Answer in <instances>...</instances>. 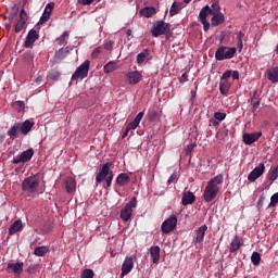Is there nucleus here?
I'll list each match as a JSON object with an SVG mask.
<instances>
[{
	"instance_id": "nucleus-1",
	"label": "nucleus",
	"mask_w": 278,
	"mask_h": 278,
	"mask_svg": "<svg viewBox=\"0 0 278 278\" xmlns=\"http://www.w3.org/2000/svg\"><path fill=\"white\" fill-rule=\"evenodd\" d=\"M224 176L223 174H218L211 180H208L204 192H203V199L205 203H212L216 197H218V191L220 190V186L223 185Z\"/></svg>"
},
{
	"instance_id": "nucleus-2",
	"label": "nucleus",
	"mask_w": 278,
	"mask_h": 278,
	"mask_svg": "<svg viewBox=\"0 0 278 278\" xmlns=\"http://www.w3.org/2000/svg\"><path fill=\"white\" fill-rule=\"evenodd\" d=\"M34 122L26 119L23 123H15L9 130L8 136L11 138V140H14V138H18V136H27L29 131H31L34 127Z\"/></svg>"
},
{
	"instance_id": "nucleus-3",
	"label": "nucleus",
	"mask_w": 278,
	"mask_h": 278,
	"mask_svg": "<svg viewBox=\"0 0 278 278\" xmlns=\"http://www.w3.org/2000/svg\"><path fill=\"white\" fill-rule=\"evenodd\" d=\"M40 188V176L38 174L26 177L22 182V190L26 194H36Z\"/></svg>"
},
{
	"instance_id": "nucleus-4",
	"label": "nucleus",
	"mask_w": 278,
	"mask_h": 278,
	"mask_svg": "<svg viewBox=\"0 0 278 278\" xmlns=\"http://www.w3.org/2000/svg\"><path fill=\"white\" fill-rule=\"evenodd\" d=\"M111 163H105L102 165L100 172L96 176L97 184H101V181H105L106 188L112 186V181L114 179V173L110 170Z\"/></svg>"
},
{
	"instance_id": "nucleus-5",
	"label": "nucleus",
	"mask_w": 278,
	"mask_h": 278,
	"mask_svg": "<svg viewBox=\"0 0 278 278\" xmlns=\"http://www.w3.org/2000/svg\"><path fill=\"white\" fill-rule=\"evenodd\" d=\"M237 51L236 48L220 46L215 52V58L218 62H223V60H231Z\"/></svg>"
},
{
	"instance_id": "nucleus-6",
	"label": "nucleus",
	"mask_w": 278,
	"mask_h": 278,
	"mask_svg": "<svg viewBox=\"0 0 278 278\" xmlns=\"http://www.w3.org/2000/svg\"><path fill=\"white\" fill-rule=\"evenodd\" d=\"M90 71V62L86 60L80 64L74 74L72 75V81H77V79H86L88 77V72Z\"/></svg>"
},
{
	"instance_id": "nucleus-7",
	"label": "nucleus",
	"mask_w": 278,
	"mask_h": 278,
	"mask_svg": "<svg viewBox=\"0 0 278 278\" xmlns=\"http://www.w3.org/2000/svg\"><path fill=\"white\" fill-rule=\"evenodd\" d=\"M138 205V201L136 198H132L125 207L121 211L119 217L124 223H127L131 218V214H134V208Z\"/></svg>"
},
{
	"instance_id": "nucleus-8",
	"label": "nucleus",
	"mask_w": 278,
	"mask_h": 278,
	"mask_svg": "<svg viewBox=\"0 0 278 278\" xmlns=\"http://www.w3.org/2000/svg\"><path fill=\"white\" fill-rule=\"evenodd\" d=\"M168 31H170V25L164 21L156 22L151 29V34L154 38L164 36V34H168Z\"/></svg>"
},
{
	"instance_id": "nucleus-9",
	"label": "nucleus",
	"mask_w": 278,
	"mask_h": 278,
	"mask_svg": "<svg viewBox=\"0 0 278 278\" xmlns=\"http://www.w3.org/2000/svg\"><path fill=\"white\" fill-rule=\"evenodd\" d=\"M177 227V217L175 215H170L165 222H163L161 226V231L163 233H170V231H175Z\"/></svg>"
},
{
	"instance_id": "nucleus-10",
	"label": "nucleus",
	"mask_w": 278,
	"mask_h": 278,
	"mask_svg": "<svg viewBox=\"0 0 278 278\" xmlns=\"http://www.w3.org/2000/svg\"><path fill=\"white\" fill-rule=\"evenodd\" d=\"M134 262H136V256H126L122 264L121 278L127 277L131 270H134Z\"/></svg>"
},
{
	"instance_id": "nucleus-11",
	"label": "nucleus",
	"mask_w": 278,
	"mask_h": 278,
	"mask_svg": "<svg viewBox=\"0 0 278 278\" xmlns=\"http://www.w3.org/2000/svg\"><path fill=\"white\" fill-rule=\"evenodd\" d=\"M210 14H212L210 12V5H205L204 8H202L199 13V20H200V23H202L203 25L204 31L210 30V22H207V16H210Z\"/></svg>"
},
{
	"instance_id": "nucleus-12",
	"label": "nucleus",
	"mask_w": 278,
	"mask_h": 278,
	"mask_svg": "<svg viewBox=\"0 0 278 278\" xmlns=\"http://www.w3.org/2000/svg\"><path fill=\"white\" fill-rule=\"evenodd\" d=\"M31 157H34V149L25 150L13 159V164H25V162H29Z\"/></svg>"
},
{
	"instance_id": "nucleus-13",
	"label": "nucleus",
	"mask_w": 278,
	"mask_h": 278,
	"mask_svg": "<svg viewBox=\"0 0 278 278\" xmlns=\"http://www.w3.org/2000/svg\"><path fill=\"white\" fill-rule=\"evenodd\" d=\"M264 170H266V166L264 165V163H261L249 174V181H257V179H260V177L264 175Z\"/></svg>"
},
{
	"instance_id": "nucleus-14",
	"label": "nucleus",
	"mask_w": 278,
	"mask_h": 278,
	"mask_svg": "<svg viewBox=\"0 0 278 278\" xmlns=\"http://www.w3.org/2000/svg\"><path fill=\"white\" fill-rule=\"evenodd\" d=\"M55 9V3L53 2H49L43 11V14L40 17V25H43V23H47V21H49V18H51V14L53 13V10Z\"/></svg>"
},
{
	"instance_id": "nucleus-15",
	"label": "nucleus",
	"mask_w": 278,
	"mask_h": 278,
	"mask_svg": "<svg viewBox=\"0 0 278 278\" xmlns=\"http://www.w3.org/2000/svg\"><path fill=\"white\" fill-rule=\"evenodd\" d=\"M242 138H243L244 144H253V142H257L258 138H262V131L244 132Z\"/></svg>"
},
{
	"instance_id": "nucleus-16",
	"label": "nucleus",
	"mask_w": 278,
	"mask_h": 278,
	"mask_svg": "<svg viewBox=\"0 0 278 278\" xmlns=\"http://www.w3.org/2000/svg\"><path fill=\"white\" fill-rule=\"evenodd\" d=\"M126 78L130 86H136V84H139L140 79H142V74L138 71L128 72Z\"/></svg>"
},
{
	"instance_id": "nucleus-17",
	"label": "nucleus",
	"mask_w": 278,
	"mask_h": 278,
	"mask_svg": "<svg viewBox=\"0 0 278 278\" xmlns=\"http://www.w3.org/2000/svg\"><path fill=\"white\" fill-rule=\"evenodd\" d=\"M39 36H38V31L31 29L29 30L24 47H26V49H29L31 47H34V42H36V40H38Z\"/></svg>"
},
{
	"instance_id": "nucleus-18",
	"label": "nucleus",
	"mask_w": 278,
	"mask_h": 278,
	"mask_svg": "<svg viewBox=\"0 0 278 278\" xmlns=\"http://www.w3.org/2000/svg\"><path fill=\"white\" fill-rule=\"evenodd\" d=\"M211 23L214 27H218V25H223L225 23V14L220 12L213 13Z\"/></svg>"
},
{
	"instance_id": "nucleus-19",
	"label": "nucleus",
	"mask_w": 278,
	"mask_h": 278,
	"mask_svg": "<svg viewBox=\"0 0 278 278\" xmlns=\"http://www.w3.org/2000/svg\"><path fill=\"white\" fill-rule=\"evenodd\" d=\"M144 118V112H139L132 122H130L127 127L130 130L138 129L140 122Z\"/></svg>"
},
{
	"instance_id": "nucleus-20",
	"label": "nucleus",
	"mask_w": 278,
	"mask_h": 278,
	"mask_svg": "<svg viewBox=\"0 0 278 278\" xmlns=\"http://www.w3.org/2000/svg\"><path fill=\"white\" fill-rule=\"evenodd\" d=\"M18 231H23V222L21 219L15 220L9 228V236H14V233H18Z\"/></svg>"
},
{
	"instance_id": "nucleus-21",
	"label": "nucleus",
	"mask_w": 278,
	"mask_h": 278,
	"mask_svg": "<svg viewBox=\"0 0 278 278\" xmlns=\"http://www.w3.org/2000/svg\"><path fill=\"white\" fill-rule=\"evenodd\" d=\"M194 201H197V197H194V193L188 191L182 194V199H181L182 205H192Z\"/></svg>"
},
{
	"instance_id": "nucleus-22",
	"label": "nucleus",
	"mask_w": 278,
	"mask_h": 278,
	"mask_svg": "<svg viewBox=\"0 0 278 278\" xmlns=\"http://www.w3.org/2000/svg\"><path fill=\"white\" fill-rule=\"evenodd\" d=\"M184 10V2L175 1L169 9V15L177 16Z\"/></svg>"
},
{
	"instance_id": "nucleus-23",
	"label": "nucleus",
	"mask_w": 278,
	"mask_h": 278,
	"mask_svg": "<svg viewBox=\"0 0 278 278\" xmlns=\"http://www.w3.org/2000/svg\"><path fill=\"white\" fill-rule=\"evenodd\" d=\"M205 231H207V225H202L197 230V237L194 239L195 244H201V242H203V238H205Z\"/></svg>"
},
{
	"instance_id": "nucleus-24",
	"label": "nucleus",
	"mask_w": 278,
	"mask_h": 278,
	"mask_svg": "<svg viewBox=\"0 0 278 278\" xmlns=\"http://www.w3.org/2000/svg\"><path fill=\"white\" fill-rule=\"evenodd\" d=\"M267 78L271 84H277L278 81V66L271 67L267 72Z\"/></svg>"
},
{
	"instance_id": "nucleus-25",
	"label": "nucleus",
	"mask_w": 278,
	"mask_h": 278,
	"mask_svg": "<svg viewBox=\"0 0 278 278\" xmlns=\"http://www.w3.org/2000/svg\"><path fill=\"white\" fill-rule=\"evenodd\" d=\"M77 188V182H75V179L72 177L65 179V190L68 192V194H72V192H75V189Z\"/></svg>"
},
{
	"instance_id": "nucleus-26",
	"label": "nucleus",
	"mask_w": 278,
	"mask_h": 278,
	"mask_svg": "<svg viewBox=\"0 0 278 278\" xmlns=\"http://www.w3.org/2000/svg\"><path fill=\"white\" fill-rule=\"evenodd\" d=\"M129 181H131V178L125 173L119 174L116 178L117 186H127Z\"/></svg>"
},
{
	"instance_id": "nucleus-27",
	"label": "nucleus",
	"mask_w": 278,
	"mask_h": 278,
	"mask_svg": "<svg viewBox=\"0 0 278 278\" xmlns=\"http://www.w3.org/2000/svg\"><path fill=\"white\" fill-rule=\"evenodd\" d=\"M150 255L152 257L153 264H157L160 262V247L154 245L150 249Z\"/></svg>"
},
{
	"instance_id": "nucleus-28",
	"label": "nucleus",
	"mask_w": 278,
	"mask_h": 278,
	"mask_svg": "<svg viewBox=\"0 0 278 278\" xmlns=\"http://www.w3.org/2000/svg\"><path fill=\"white\" fill-rule=\"evenodd\" d=\"M240 247H241L240 237H235L230 243V248H229L230 253H238V251L240 250Z\"/></svg>"
},
{
	"instance_id": "nucleus-29",
	"label": "nucleus",
	"mask_w": 278,
	"mask_h": 278,
	"mask_svg": "<svg viewBox=\"0 0 278 278\" xmlns=\"http://www.w3.org/2000/svg\"><path fill=\"white\" fill-rule=\"evenodd\" d=\"M236 39H237V47L239 49V53L242 52V49L244 48V33H242V30H239L238 33H236Z\"/></svg>"
},
{
	"instance_id": "nucleus-30",
	"label": "nucleus",
	"mask_w": 278,
	"mask_h": 278,
	"mask_svg": "<svg viewBox=\"0 0 278 278\" xmlns=\"http://www.w3.org/2000/svg\"><path fill=\"white\" fill-rule=\"evenodd\" d=\"M23 266H25L24 263H9L8 269L12 268L15 275H21L23 273Z\"/></svg>"
},
{
	"instance_id": "nucleus-31",
	"label": "nucleus",
	"mask_w": 278,
	"mask_h": 278,
	"mask_svg": "<svg viewBox=\"0 0 278 278\" xmlns=\"http://www.w3.org/2000/svg\"><path fill=\"white\" fill-rule=\"evenodd\" d=\"M141 16H144L146 18H151L153 14H155V8L153 7H146L141 9L140 11Z\"/></svg>"
},
{
	"instance_id": "nucleus-32",
	"label": "nucleus",
	"mask_w": 278,
	"mask_h": 278,
	"mask_svg": "<svg viewBox=\"0 0 278 278\" xmlns=\"http://www.w3.org/2000/svg\"><path fill=\"white\" fill-rule=\"evenodd\" d=\"M116 68H118V64L114 61H110L106 65H104L103 71L104 73L109 74L114 73Z\"/></svg>"
},
{
	"instance_id": "nucleus-33",
	"label": "nucleus",
	"mask_w": 278,
	"mask_h": 278,
	"mask_svg": "<svg viewBox=\"0 0 278 278\" xmlns=\"http://www.w3.org/2000/svg\"><path fill=\"white\" fill-rule=\"evenodd\" d=\"M230 88H231V83H229V80H222L219 85V91L222 94H227Z\"/></svg>"
},
{
	"instance_id": "nucleus-34",
	"label": "nucleus",
	"mask_w": 278,
	"mask_h": 278,
	"mask_svg": "<svg viewBox=\"0 0 278 278\" xmlns=\"http://www.w3.org/2000/svg\"><path fill=\"white\" fill-rule=\"evenodd\" d=\"M47 253H49V248L45 245L37 247L34 252V254L37 255V257H42L43 255H47Z\"/></svg>"
},
{
	"instance_id": "nucleus-35",
	"label": "nucleus",
	"mask_w": 278,
	"mask_h": 278,
	"mask_svg": "<svg viewBox=\"0 0 278 278\" xmlns=\"http://www.w3.org/2000/svg\"><path fill=\"white\" fill-rule=\"evenodd\" d=\"M68 31H64L58 39L56 42L58 45H60L61 47L66 45V42H68Z\"/></svg>"
},
{
	"instance_id": "nucleus-36",
	"label": "nucleus",
	"mask_w": 278,
	"mask_h": 278,
	"mask_svg": "<svg viewBox=\"0 0 278 278\" xmlns=\"http://www.w3.org/2000/svg\"><path fill=\"white\" fill-rule=\"evenodd\" d=\"M251 261L254 266H260V262H262V256L260 255V253L253 252Z\"/></svg>"
},
{
	"instance_id": "nucleus-37",
	"label": "nucleus",
	"mask_w": 278,
	"mask_h": 278,
	"mask_svg": "<svg viewBox=\"0 0 278 278\" xmlns=\"http://www.w3.org/2000/svg\"><path fill=\"white\" fill-rule=\"evenodd\" d=\"M218 12H220V4L218 3V0H214L211 5L210 13L216 14Z\"/></svg>"
},
{
	"instance_id": "nucleus-38",
	"label": "nucleus",
	"mask_w": 278,
	"mask_h": 278,
	"mask_svg": "<svg viewBox=\"0 0 278 278\" xmlns=\"http://www.w3.org/2000/svg\"><path fill=\"white\" fill-rule=\"evenodd\" d=\"M13 108L16 112H25V103L23 101H15Z\"/></svg>"
},
{
	"instance_id": "nucleus-39",
	"label": "nucleus",
	"mask_w": 278,
	"mask_h": 278,
	"mask_svg": "<svg viewBox=\"0 0 278 278\" xmlns=\"http://www.w3.org/2000/svg\"><path fill=\"white\" fill-rule=\"evenodd\" d=\"M147 55H149V51L141 52L137 55V63L142 64L147 60Z\"/></svg>"
},
{
	"instance_id": "nucleus-40",
	"label": "nucleus",
	"mask_w": 278,
	"mask_h": 278,
	"mask_svg": "<svg viewBox=\"0 0 278 278\" xmlns=\"http://www.w3.org/2000/svg\"><path fill=\"white\" fill-rule=\"evenodd\" d=\"M80 278H94V271L92 269H85L83 270Z\"/></svg>"
},
{
	"instance_id": "nucleus-41",
	"label": "nucleus",
	"mask_w": 278,
	"mask_h": 278,
	"mask_svg": "<svg viewBox=\"0 0 278 278\" xmlns=\"http://www.w3.org/2000/svg\"><path fill=\"white\" fill-rule=\"evenodd\" d=\"M25 27V22L24 21H17L15 24V34H18L20 31H23V28Z\"/></svg>"
},
{
	"instance_id": "nucleus-42",
	"label": "nucleus",
	"mask_w": 278,
	"mask_h": 278,
	"mask_svg": "<svg viewBox=\"0 0 278 278\" xmlns=\"http://www.w3.org/2000/svg\"><path fill=\"white\" fill-rule=\"evenodd\" d=\"M214 118L216 121H225V118H227V114L224 112H215L214 113Z\"/></svg>"
},
{
	"instance_id": "nucleus-43",
	"label": "nucleus",
	"mask_w": 278,
	"mask_h": 278,
	"mask_svg": "<svg viewBox=\"0 0 278 278\" xmlns=\"http://www.w3.org/2000/svg\"><path fill=\"white\" fill-rule=\"evenodd\" d=\"M195 148H197V143L188 144L187 148L185 149L186 155H190V153H192V151H194Z\"/></svg>"
},
{
	"instance_id": "nucleus-44",
	"label": "nucleus",
	"mask_w": 278,
	"mask_h": 278,
	"mask_svg": "<svg viewBox=\"0 0 278 278\" xmlns=\"http://www.w3.org/2000/svg\"><path fill=\"white\" fill-rule=\"evenodd\" d=\"M277 203H278V192L271 195L269 207H275Z\"/></svg>"
},
{
	"instance_id": "nucleus-45",
	"label": "nucleus",
	"mask_w": 278,
	"mask_h": 278,
	"mask_svg": "<svg viewBox=\"0 0 278 278\" xmlns=\"http://www.w3.org/2000/svg\"><path fill=\"white\" fill-rule=\"evenodd\" d=\"M278 178V166L273 169L269 174L270 181H275Z\"/></svg>"
},
{
	"instance_id": "nucleus-46",
	"label": "nucleus",
	"mask_w": 278,
	"mask_h": 278,
	"mask_svg": "<svg viewBox=\"0 0 278 278\" xmlns=\"http://www.w3.org/2000/svg\"><path fill=\"white\" fill-rule=\"evenodd\" d=\"M102 51H103V47L96 48L91 53V58H99Z\"/></svg>"
},
{
	"instance_id": "nucleus-47",
	"label": "nucleus",
	"mask_w": 278,
	"mask_h": 278,
	"mask_svg": "<svg viewBox=\"0 0 278 278\" xmlns=\"http://www.w3.org/2000/svg\"><path fill=\"white\" fill-rule=\"evenodd\" d=\"M18 21H23L24 23H27V12H25V9L21 10Z\"/></svg>"
},
{
	"instance_id": "nucleus-48",
	"label": "nucleus",
	"mask_w": 278,
	"mask_h": 278,
	"mask_svg": "<svg viewBox=\"0 0 278 278\" xmlns=\"http://www.w3.org/2000/svg\"><path fill=\"white\" fill-rule=\"evenodd\" d=\"M231 77V71H226L222 76V81H228V79Z\"/></svg>"
},
{
	"instance_id": "nucleus-49",
	"label": "nucleus",
	"mask_w": 278,
	"mask_h": 278,
	"mask_svg": "<svg viewBox=\"0 0 278 278\" xmlns=\"http://www.w3.org/2000/svg\"><path fill=\"white\" fill-rule=\"evenodd\" d=\"M104 49H106V51H112V49H114V41H108L104 43Z\"/></svg>"
},
{
	"instance_id": "nucleus-50",
	"label": "nucleus",
	"mask_w": 278,
	"mask_h": 278,
	"mask_svg": "<svg viewBox=\"0 0 278 278\" xmlns=\"http://www.w3.org/2000/svg\"><path fill=\"white\" fill-rule=\"evenodd\" d=\"M148 116H149V118H150L151 121H153V119L157 118V112H155V111H150V112L148 113Z\"/></svg>"
},
{
	"instance_id": "nucleus-51",
	"label": "nucleus",
	"mask_w": 278,
	"mask_h": 278,
	"mask_svg": "<svg viewBox=\"0 0 278 278\" xmlns=\"http://www.w3.org/2000/svg\"><path fill=\"white\" fill-rule=\"evenodd\" d=\"M94 0H78L81 5H90Z\"/></svg>"
},
{
	"instance_id": "nucleus-52",
	"label": "nucleus",
	"mask_w": 278,
	"mask_h": 278,
	"mask_svg": "<svg viewBox=\"0 0 278 278\" xmlns=\"http://www.w3.org/2000/svg\"><path fill=\"white\" fill-rule=\"evenodd\" d=\"M232 79H240V73L238 71L231 72Z\"/></svg>"
},
{
	"instance_id": "nucleus-53",
	"label": "nucleus",
	"mask_w": 278,
	"mask_h": 278,
	"mask_svg": "<svg viewBox=\"0 0 278 278\" xmlns=\"http://www.w3.org/2000/svg\"><path fill=\"white\" fill-rule=\"evenodd\" d=\"M129 131H131V129L127 126L126 129L123 132L122 138H127V136L129 135Z\"/></svg>"
},
{
	"instance_id": "nucleus-54",
	"label": "nucleus",
	"mask_w": 278,
	"mask_h": 278,
	"mask_svg": "<svg viewBox=\"0 0 278 278\" xmlns=\"http://www.w3.org/2000/svg\"><path fill=\"white\" fill-rule=\"evenodd\" d=\"M180 81L181 84H184L185 81H188V74L184 73L180 77Z\"/></svg>"
},
{
	"instance_id": "nucleus-55",
	"label": "nucleus",
	"mask_w": 278,
	"mask_h": 278,
	"mask_svg": "<svg viewBox=\"0 0 278 278\" xmlns=\"http://www.w3.org/2000/svg\"><path fill=\"white\" fill-rule=\"evenodd\" d=\"M174 179H177V174H175V173L170 175L168 182L173 184Z\"/></svg>"
},
{
	"instance_id": "nucleus-56",
	"label": "nucleus",
	"mask_w": 278,
	"mask_h": 278,
	"mask_svg": "<svg viewBox=\"0 0 278 278\" xmlns=\"http://www.w3.org/2000/svg\"><path fill=\"white\" fill-rule=\"evenodd\" d=\"M126 35H127V36H131V29H128V30L126 31Z\"/></svg>"
},
{
	"instance_id": "nucleus-57",
	"label": "nucleus",
	"mask_w": 278,
	"mask_h": 278,
	"mask_svg": "<svg viewBox=\"0 0 278 278\" xmlns=\"http://www.w3.org/2000/svg\"><path fill=\"white\" fill-rule=\"evenodd\" d=\"M192 0H184V3H190Z\"/></svg>"
},
{
	"instance_id": "nucleus-58",
	"label": "nucleus",
	"mask_w": 278,
	"mask_h": 278,
	"mask_svg": "<svg viewBox=\"0 0 278 278\" xmlns=\"http://www.w3.org/2000/svg\"><path fill=\"white\" fill-rule=\"evenodd\" d=\"M262 203H263V200L261 199V200L258 201V205H262Z\"/></svg>"
},
{
	"instance_id": "nucleus-59",
	"label": "nucleus",
	"mask_w": 278,
	"mask_h": 278,
	"mask_svg": "<svg viewBox=\"0 0 278 278\" xmlns=\"http://www.w3.org/2000/svg\"><path fill=\"white\" fill-rule=\"evenodd\" d=\"M276 53L278 54V47L276 48Z\"/></svg>"
}]
</instances>
